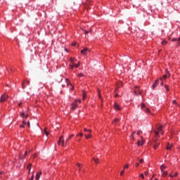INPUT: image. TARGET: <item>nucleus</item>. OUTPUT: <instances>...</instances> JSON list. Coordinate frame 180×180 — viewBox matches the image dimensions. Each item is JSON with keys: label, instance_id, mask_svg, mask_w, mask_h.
<instances>
[{"label": "nucleus", "instance_id": "f257e3e1", "mask_svg": "<svg viewBox=\"0 0 180 180\" xmlns=\"http://www.w3.org/2000/svg\"><path fill=\"white\" fill-rule=\"evenodd\" d=\"M141 133V130H139L137 133H136V131L132 132L131 134V140H132L133 141H135V140H139V137Z\"/></svg>", "mask_w": 180, "mask_h": 180}, {"label": "nucleus", "instance_id": "f03ea898", "mask_svg": "<svg viewBox=\"0 0 180 180\" xmlns=\"http://www.w3.org/2000/svg\"><path fill=\"white\" fill-rule=\"evenodd\" d=\"M164 128V126L161 125L160 126L156 131H155V139H159V136L158 134H160V133H161V135H164V131H162V129Z\"/></svg>", "mask_w": 180, "mask_h": 180}, {"label": "nucleus", "instance_id": "7ed1b4c3", "mask_svg": "<svg viewBox=\"0 0 180 180\" xmlns=\"http://www.w3.org/2000/svg\"><path fill=\"white\" fill-rule=\"evenodd\" d=\"M81 103V100H75L73 103L71 104V110H75L77 108H78L79 104Z\"/></svg>", "mask_w": 180, "mask_h": 180}, {"label": "nucleus", "instance_id": "20e7f679", "mask_svg": "<svg viewBox=\"0 0 180 180\" xmlns=\"http://www.w3.org/2000/svg\"><path fill=\"white\" fill-rule=\"evenodd\" d=\"M60 143H62V147H64V146H67V144H65V141H64V136H60L59 140L58 141V144L59 146Z\"/></svg>", "mask_w": 180, "mask_h": 180}, {"label": "nucleus", "instance_id": "39448f33", "mask_svg": "<svg viewBox=\"0 0 180 180\" xmlns=\"http://www.w3.org/2000/svg\"><path fill=\"white\" fill-rule=\"evenodd\" d=\"M70 61L71 63L70 67L71 70H74V65H75V63H77V59L75 58H70Z\"/></svg>", "mask_w": 180, "mask_h": 180}, {"label": "nucleus", "instance_id": "423d86ee", "mask_svg": "<svg viewBox=\"0 0 180 180\" xmlns=\"http://www.w3.org/2000/svg\"><path fill=\"white\" fill-rule=\"evenodd\" d=\"M88 53H91V51L87 48H84L82 50H81V53L84 56H88Z\"/></svg>", "mask_w": 180, "mask_h": 180}, {"label": "nucleus", "instance_id": "0eeeda50", "mask_svg": "<svg viewBox=\"0 0 180 180\" xmlns=\"http://www.w3.org/2000/svg\"><path fill=\"white\" fill-rule=\"evenodd\" d=\"M8 96L6 94H3L1 98H0V102L1 103H4L6 102V101H7Z\"/></svg>", "mask_w": 180, "mask_h": 180}, {"label": "nucleus", "instance_id": "6e6552de", "mask_svg": "<svg viewBox=\"0 0 180 180\" xmlns=\"http://www.w3.org/2000/svg\"><path fill=\"white\" fill-rule=\"evenodd\" d=\"M65 81H66V84H67L68 86H70V91H73L74 86H72V84H71V82H70V79L66 78Z\"/></svg>", "mask_w": 180, "mask_h": 180}, {"label": "nucleus", "instance_id": "1a4fd4ad", "mask_svg": "<svg viewBox=\"0 0 180 180\" xmlns=\"http://www.w3.org/2000/svg\"><path fill=\"white\" fill-rule=\"evenodd\" d=\"M30 82H29V80H25L22 82V89H25V88H26V85H30Z\"/></svg>", "mask_w": 180, "mask_h": 180}, {"label": "nucleus", "instance_id": "9d476101", "mask_svg": "<svg viewBox=\"0 0 180 180\" xmlns=\"http://www.w3.org/2000/svg\"><path fill=\"white\" fill-rule=\"evenodd\" d=\"M134 94L135 95H141V91L139 90V86H135Z\"/></svg>", "mask_w": 180, "mask_h": 180}, {"label": "nucleus", "instance_id": "9b49d317", "mask_svg": "<svg viewBox=\"0 0 180 180\" xmlns=\"http://www.w3.org/2000/svg\"><path fill=\"white\" fill-rule=\"evenodd\" d=\"M158 84H160V81L158 79L155 80V83L152 85L153 89H155L158 86Z\"/></svg>", "mask_w": 180, "mask_h": 180}, {"label": "nucleus", "instance_id": "f8f14e48", "mask_svg": "<svg viewBox=\"0 0 180 180\" xmlns=\"http://www.w3.org/2000/svg\"><path fill=\"white\" fill-rule=\"evenodd\" d=\"M114 108L115 110H122V108H120V105H119V104H117V103H114Z\"/></svg>", "mask_w": 180, "mask_h": 180}, {"label": "nucleus", "instance_id": "ddd939ff", "mask_svg": "<svg viewBox=\"0 0 180 180\" xmlns=\"http://www.w3.org/2000/svg\"><path fill=\"white\" fill-rule=\"evenodd\" d=\"M41 171H40L39 172H38L37 174H36V176H35V180H39L40 179V176H41Z\"/></svg>", "mask_w": 180, "mask_h": 180}, {"label": "nucleus", "instance_id": "4468645a", "mask_svg": "<svg viewBox=\"0 0 180 180\" xmlns=\"http://www.w3.org/2000/svg\"><path fill=\"white\" fill-rule=\"evenodd\" d=\"M72 137H74V134H70L68 138L66 139L65 140V144H67L68 143V141H70V140H71V139H72Z\"/></svg>", "mask_w": 180, "mask_h": 180}, {"label": "nucleus", "instance_id": "2eb2a0df", "mask_svg": "<svg viewBox=\"0 0 180 180\" xmlns=\"http://www.w3.org/2000/svg\"><path fill=\"white\" fill-rule=\"evenodd\" d=\"M141 141H138V146H143L144 144V140L143 136H141Z\"/></svg>", "mask_w": 180, "mask_h": 180}, {"label": "nucleus", "instance_id": "dca6fc26", "mask_svg": "<svg viewBox=\"0 0 180 180\" xmlns=\"http://www.w3.org/2000/svg\"><path fill=\"white\" fill-rule=\"evenodd\" d=\"M20 116L21 117H25V118L29 117V115L25 114V112H20Z\"/></svg>", "mask_w": 180, "mask_h": 180}, {"label": "nucleus", "instance_id": "f3484780", "mask_svg": "<svg viewBox=\"0 0 180 180\" xmlns=\"http://www.w3.org/2000/svg\"><path fill=\"white\" fill-rule=\"evenodd\" d=\"M172 41H177V44L180 45V37L179 38H174L172 40Z\"/></svg>", "mask_w": 180, "mask_h": 180}, {"label": "nucleus", "instance_id": "a211bd4d", "mask_svg": "<svg viewBox=\"0 0 180 180\" xmlns=\"http://www.w3.org/2000/svg\"><path fill=\"white\" fill-rule=\"evenodd\" d=\"M171 148H172V144H170L169 143H167V147H166V150H171Z\"/></svg>", "mask_w": 180, "mask_h": 180}, {"label": "nucleus", "instance_id": "6ab92c4d", "mask_svg": "<svg viewBox=\"0 0 180 180\" xmlns=\"http://www.w3.org/2000/svg\"><path fill=\"white\" fill-rule=\"evenodd\" d=\"M165 168H167V166H165V165H162L160 166V171H161V172H163V171L165 169Z\"/></svg>", "mask_w": 180, "mask_h": 180}, {"label": "nucleus", "instance_id": "aec40b11", "mask_svg": "<svg viewBox=\"0 0 180 180\" xmlns=\"http://www.w3.org/2000/svg\"><path fill=\"white\" fill-rule=\"evenodd\" d=\"M79 65H81V62L79 61L77 64L75 63L74 68H78Z\"/></svg>", "mask_w": 180, "mask_h": 180}, {"label": "nucleus", "instance_id": "412c9836", "mask_svg": "<svg viewBox=\"0 0 180 180\" xmlns=\"http://www.w3.org/2000/svg\"><path fill=\"white\" fill-rule=\"evenodd\" d=\"M92 160H93V161H94V162L96 164H99V159L98 158H93Z\"/></svg>", "mask_w": 180, "mask_h": 180}, {"label": "nucleus", "instance_id": "4be33fe9", "mask_svg": "<svg viewBox=\"0 0 180 180\" xmlns=\"http://www.w3.org/2000/svg\"><path fill=\"white\" fill-rule=\"evenodd\" d=\"M27 169H28L29 174H30V170L32 169V163H30L29 165L27 167Z\"/></svg>", "mask_w": 180, "mask_h": 180}, {"label": "nucleus", "instance_id": "5701e85b", "mask_svg": "<svg viewBox=\"0 0 180 180\" xmlns=\"http://www.w3.org/2000/svg\"><path fill=\"white\" fill-rule=\"evenodd\" d=\"M159 146H160V143H156L154 145V146H153L154 150H157Z\"/></svg>", "mask_w": 180, "mask_h": 180}, {"label": "nucleus", "instance_id": "b1692460", "mask_svg": "<svg viewBox=\"0 0 180 180\" xmlns=\"http://www.w3.org/2000/svg\"><path fill=\"white\" fill-rule=\"evenodd\" d=\"M143 110V112H145V113H150V108H146Z\"/></svg>", "mask_w": 180, "mask_h": 180}, {"label": "nucleus", "instance_id": "393cba45", "mask_svg": "<svg viewBox=\"0 0 180 180\" xmlns=\"http://www.w3.org/2000/svg\"><path fill=\"white\" fill-rule=\"evenodd\" d=\"M167 175H168V172L167 171L162 172V176H167Z\"/></svg>", "mask_w": 180, "mask_h": 180}, {"label": "nucleus", "instance_id": "a878e982", "mask_svg": "<svg viewBox=\"0 0 180 180\" xmlns=\"http://www.w3.org/2000/svg\"><path fill=\"white\" fill-rule=\"evenodd\" d=\"M83 101H85L86 99V92L83 91V97H82Z\"/></svg>", "mask_w": 180, "mask_h": 180}, {"label": "nucleus", "instance_id": "bb28decb", "mask_svg": "<svg viewBox=\"0 0 180 180\" xmlns=\"http://www.w3.org/2000/svg\"><path fill=\"white\" fill-rule=\"evenodd\" d=\"M167 44H168V41H167V40H163L162 41V46H167Z\"/></svg>", "mask_w": 180, "mask_h": 180}, {"label": "nucleus", "instance_id": "cd10ccee", "mask_svg": "<svg viewBox=\"0 0 180 180\" xmlns=\"http://www.w3.org/2000/svg\"><path fill=\"white\" fill-rule=\"evenodd\" d=\"M163 78H164V79H167V78H168V75H164L163 77L160 78V81H162Z\"/></svg>", "mask_w": 180, "mask_h": 180}, {"label": "nucleus", "instance_id": "c85d7f7f", "mask_svg": "<svg viewBox=\"0 0 180 180\" xmlns=\"http://www.w3.org/2000/svg\"><path fill=\"white\" fill-rule=\"evenodd\" d=\"M141 108L142 110H143V109L146 108V104L144 103H141Z\"/></svg>", "mask_w": 180, "mask_h": 180}, {"label": "nucleus", "instance_id": "c756f323", "mask_svg": "<svg viewBox=\"0 0 180 180\" xmlns=\"http://www.w3.org/2000/svg\"><path fill=\"white\" fill-rule=\"evenodd\" d=\"M44 131L46 136H49V131L47 130V128H44Z\"/></svg>", "mask_w": 180, "mask_h": 180}, {"label": "nucleus", "instance_id": "7c9ffc66", "mask_svg": "<svg viewBox=\"0 0 180 180\" xmlns=\"http://www.w3.org/2000/svg\"><path fill=\"white\" fill-rule=\"evenodd\" d=\"M84 137H86V139H92V135H91V134H89V135H86V134H85L84 135Z\"/></svg>", "mask_w": 180, "mask_h": 180}, {"label": "nucleus", "instance_id": "2f4dec72", "mask_svg": "<svg viewBox=\"0 0 180 180\" xmlns=\"http://www.w3.org/2000/svg\"><path fill=\"white\" fill-rule=\"evenodd\" d=\"M77 165L79 168V171H81V168H82V165H81L80 163H77Z\"/></svg>", "mask_w": 180, "mask_h": 180}, {"label": "nucleus", "instance_id": "473e14b6", "mask_svg": "<svg viewBox=\"0 0 180 180\" xmlns=\"http://www.w3.org/2000/svg\"><path fill=\"white\" fill-rule=\"evenodd\" d=\"M77 76H78L79 78H81V77H85V75H84V73H79V74H77Z\"/></svg>", "mask_w": 180, "mask_h": 180}, {"label": "nucleus", "instance_id": "72a5a7b5", "mask_svg": "<svg viewBox=\"0 0 180 180\" xmlns=\"http://www.w3.org/2000/svg\"><path fill=\"white\" fill-rule=\"evenodd\" d=\"M118 122H119V119L115 118V119L114 120V121L112 122V123H113L114 124H116V123H117Z\"/></svg>", "mask_w": 180, "mask_h": 180}, {"label": "nucleus", "instance_id": "f704fd0d", "mask_svg": "<svg viewBox=\"0 0 180 180\" xmlns=\"http://www.w3.org/2000/svg\"><path fill=\"white\" fill-rule=\"evenodd\" d=\"M84 131H88L89 133H92V130L91 129H87L86 128L84 129Z\"/></svg>", "mask_w": 180, "mask_h": 180}, {"label": "nucleus", "instance_id": "c9c22d12", "mask_svg": "<svg viewBox=\"0 0 180 180\" xmlns=\"http://www.w3.org/2000/svg\"><path fill=\"white\" fill-rule=\"evenodd\" d=\"M129 164H127L124 166V169H127V168H129Z\"/></svg>", "mask_w": 180, "mask_h": 180}, {"label": "nucleus", "instance_id": "e433bc0d", "mask_svg": "<svg viewBox=\"0 0 180 180\" xmlns=\"http://www.w3.org/2000/svg\"><path fill=\"white\" fill-rule=\"evenodd\" d=\"M120 175L121 176H123V175H124V169L122 171H121Z\"/></svg>", "mask_w": 180, "mask_h": 180}, {"label": "nucleus", "instance_id": "4c0bfd02", "mask_svg": "<svg viewBox=\"0 0 180 180\" xmlns=\"http://www.w3.org/2000/svg\"><path fill=\"white\" fill-rule=\"evenodd\" d=\"M169 175L171 178H174V172H172Z\"/></svg>", "mask_w": 180, "mask_h": 180}, {"label": "nucleus", "instance_id": "58836bf2", "mask_svg": "<svg viewBox=\"0 0 180 180\" xmlns=\"http://www.w3.org/2000/svg\"><path fill=\"white\" fill-rule=\"evenodd\" d=\"M140 176H141V178H142V179H144V174H143V173H141V174H140Z\"/></svg>", "mask_w": 180, "mask_h": 180}, {"label": "nucleus", "instance_id": "ea45409f", "mask_svg": "<svg viewBox=\"0 0 180 180\" xmlns=\"http://www.w3.org/2000/svg\"><path fill=\"white\" fill-rule=\"evenodd\" d=\"M139 162L140 164H143V162H144V159H140Z\"/></svg>", "mask_w": 180, "mask_h": 180}, {"label": "nucleus", "instance_id": "a19ab883", "mask_svg": "<svg viewBox=\"0 0 180 180\" xmlns=\"http://www.w3.org/2000/svg\"><path fill=\"white\" fill-rule=\"evenodd\" d=\"M165 88L166 91H169V88L168 87L167 85H165Z\"/></svg>", "mask_w": 180, "mask_h": 180}, {"label": "nucleus", "instance_id": "79ce46f5", "mask_svg": "<svg viewBox=\"0 0 180 180\" xmlns=\"http://www.w3.org/2000/svg\"><path fill=\"white\" fill-rule=\"evenodd\" d=\"M123 85V83L122 82H119L118 86H122Z\"/></svg>", "mask_w": 180, "mask_h": 180}, {"label": "nucleus", "instance_id": "37998d69", "mask_svg": "<svg viewBox=\"0 0 180 180\" xmlns=\"http://www.w3.org/2000/svg\"><path fill=\"white\" fill-rule=\"evenodd\" d=\"M173 176H178V172H175L174 174H173Z\"/></svg>", "mask_w": 180, "mask_h": 180}, {"label": "nucleus", "instance_id": "c03bdc74", "mask_svg": "<svg viewBox=\"0 0 180 180\" xmlns=\"http://www.w3.org/2000/svg\"><path fill=\"white\" fill-rule=\"evenodd\" d=\"M27 127H30V122H28L27 123Z\"/></svg>", "mask_w": 180, "mask_h": 180}, {"label": "nucleus", "instance_id": "a18cd8bd", "mask_svg": "<svg viewBox=\"0 0 180 180\" xmlns=\"http://www.w3.org/2000/svg\"><path fill=\"white\" fill-rule=\"evenodd\" d=\"M172 103H173L174 105H176V101L174 100V101H172Z\"/></svg>", "mask_w": 180, "mask_h": 180}, {"label": "nucleus", "instance_id": "49530a36", "mask_svg": "<svg viewBox=\"0 0 180 180\" xmlns=\"http://www.w3.org/2000/svg\"><path fill=\"white\" fill-rule=\"evenodd\" d=\"M22 105H23V103H22V102L18 103V106H22Z\"/></svg>", "mask_w": 180, "mask_h": 180}, {"label": "nucleus", "instance_id": "de8ad7c7", "mask_svg": "<svg viewBox=\"0 0 180 180\" xmlns=\"http://www.w3.org/2000/svg\"><path fill=\"white\" fill-rule=\"evenodd\" d=\"M79 136L80 137H83V136H84V134H82V133H80V134H79Z\"/></svg>", "mask_w": 180, "mask_h": 180}, {"label": "nucleus", "instance_id": "09e8293b", "mask_svg": "<svg viewBox=\"0 0 180 180\" xmlns=\"http://www.w3.org/2000/svg\"><path fill=\"white\" fill-rule=\"evenodd\" d=\"M33 179H34V176L32 174V178H31V179H30V180H33Z\"/></svg>", "mask_w": 180, "mask_h": 180}, {"label": "nucleus", "instance_id": "8fccbe9b", "mask_svg": "<svg viewBox=\"0 0 180 180\" xmlns=\"http://www.w3.org/2000/svg\"><path fill=\"white\" fill-rule=\"evenodd\" d=\"M72 46H73V47H75V46H77V43H72Z\"/></svg>", "mask_w": 180, "mask_h": 180}, {"label": "nucleus", "instance_id": "3c124183", "mask_svg": "<svg viewBox=\"0 0 180 180\" xmlns=\"http://www.w3.org/2000/svg\"><path fill=\"white\" fill-rule=\"evenodd\" d=\"M98 97L101 98H102V96L101 95V94L98 92Z\"/></svg>", "mask_w": 180, "mask_h": 180}, {"label": "nucleus", "instance_id": "603ef678", "mask_svg": "<svg viewBox=\"0 0 180 180\" xmlns=\"http://www.w3.org/2000/svg\"><path fill=\"white\" fill-rule=\"evenodd\" d=\"M144 174L147 176V175H148V172H145Z\"/></svg>", "mask_w": 180, "mask_h": 180}, {"label": "nucleus", "instance_id": "864d4df0", "mask_svg": "<svg viewBox=\"0 0 180 180\" xmlns=\"http://www.w3.org/2000/svg\"><path fill=\"white\" fill-rule=\"evenodd\" d=\"M22 124H27V123H26L25 121H22Z\"/></svg>", "mask_w": 180, "mask_h": 180}, {"label": "nucleus", "instance_id": "5fc2aeb1", "mask_svg": "<svg viewBox=\"0 0 180 180\" xmlns=\"http://www.w3.org/2000/svg\"><path fill=\"white\" fill-rule=\"evenodd\" d=\"M140 165V163H136V167H139Z\"/></svg>", "mask_w": 180, "mask_h": 180}, {"label": "nucleus", "instance_id": "6e6d98bb", "mask_svg": "<svg viewBox=\"0 0 180 180\" xmlns=\"http://www.w3.org/2000/svg\"><path fill=\"white\" fill-rule=\"evenodd\" d=\"M20 127L23 128V127H25V125L24 124H21V125H20Z\"/></svg>", "mask_w": 180, "mask_h": 180}, {"label": "nucleus", "instance_id": "4d7b16f0", "mask_svg": "<svg viewBox=\"0 0 180 180\" xmlns=\"http://www.w3.org/2000/svg\"><path fill=\"white\" fill-rule=\"evenodd\" d=\"M89 32H91V31H85V34H88V33H89Z\"/></svg>", "mask_w": 180, "mask_h": 180}, {"label": "nucleus", "instance_id": "13d9d810", "mask_svg": "<svg viewBox=\"0 0 180 180\" xmlns=\"http://www.w3.org/2000/svg\"><path fill=\"white\" fill-rule=\"evenodd\" d=\"M4 172H0V178H1V175H3Z\"/></svg>", "mask_w": 180, "mask_h": 180}, {"label": "nucleus", "instance_id": "bf43d9fd", "mask_svg": "<svg viewBox=\"0 0 180 180\" xmlns=\"http://www.w3.org/2000/svg\"><path fill=\"white\" fill-rule=\"evenodd\" d=\"M160 85L162 86L164 85V82H162L160 83Z\"/></svg>", "mask_w": 180, "mask_h": 180}, {"label": "nucleus", "instance_id": "052dcab7", "mask_svg": "<svg viewBox=\"0 0 180 180\" xmlns=\"http://www.w3.org/2000/svg\"><path fill=\"white\" fill-rule=\"evenodd\" d=\"M166 74H168L169 75V72H168L167 70L166 71Z\"/></svg>", "mask_w": 180, "mask_h": 180}, {"label": "nucleus", "instance_id": "680f3d73", "mask_svg": "<svg viewBox=\"0 0 180 180\" xmlns=\"http://www.w3.org/2000/svg\"><path fill=\"white\" fill-rule=\"evenodd\" d=\"M154 176H155V174H153L151 177V179H153V178H154Z\"/></svg>", "mask_w": 180, "mask_h": 180}, {"label": "nucleus", "instance_id": "e2e57ef3", "mask_svg": "<svg viewBox=\"0 0 180 180\" xmlns=\"http://www.w3.org/2000/svg\"><path fill=\"white\" fill-rule=\"evenodd\" d=\"M117 96H119L118 94H115V98H117Z\"/></svg>", "mask_w": 180, "mask_h": 180}, {"label": "nucleus", "instance_id": "0e129e2a", "mask_svg": "<svg viewBox=\"0 0 180 180\" xmlns=\"http://www.w3.org/2000/svg\"><path fill=\"white\" fill-rule=\"evenodd\" d=\"M27 154V151H25V155H26Z\"/></svg>", "mask_w": 180, "mask_h": 180}, {"label": "nucleus", "instance_id": "69168bd1", "mask_svg": "<svg viewBox=\"0 0 180 180\" xmlns=\"http://www.w3.org/2000/svg\"><path fill=\"white\" fill-rule=\"evenodd\" d=\"M37 156V154L35 153L34 155V157H36Z\"/></svg>", "mask_w": 180, "mask_h": 180}, {"label": "nucleus", "instance_id": "338daca9", "mask_svg": "<svg viewBox=\"0 0 180 180\" xmlns=\"http://www.w3.org/2000/svg\"><path fill=\"white\" fill-rule=\"evenodd\" d=\"M65 51H68V49H65Z\"/></svg>", "mask_w": 180, "mask_h": 180}, {"label": "nucleus", "instance_id": "774afa93", "mask_svg": "<svg viewBox=\"0 0 180 180\" xmlns=\"http://www.w3.org/2000/svg\"><path fill=\"white\" fill-rule=\"evenodd\" d=\"M155 180H158V179H155Z\"/></svg>", "mask_w": 180, "mask_h": 180}]
</instances>
